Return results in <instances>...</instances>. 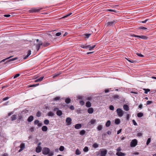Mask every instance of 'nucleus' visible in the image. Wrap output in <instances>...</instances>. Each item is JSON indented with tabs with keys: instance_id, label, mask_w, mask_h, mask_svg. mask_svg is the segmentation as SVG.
I'll list each match as a JSON object with an SVG mask.
<instances>
[{
	"instance_id": "27",
	"label": "nucleus",
	"mask_w": 156,
	"mask_h": 156,
	"mask_svg": "<svg viewBox=\"0 0 156 156\" xmlns=\"http://www.w3.org/2000/svg\"><path fill=\"white\" fill-rule=\"evenodd\" d=\"M86 133V131L84 130H82L80 132V134L81 135H84Z\"/></svg>"
},
{
	"instance_id": "35",
	"label": "nucleus",
	"mask_w": 156,
	"mask_h": 156,
	"mask_svg": "<svg viewBox=\"0 0 156 156\" xmlns=\"http://www.w3.org/2000/svg\"><path fill=\"white\" fill-rule=\"evenodd\" d=\"M60 74V73H56L53 75V78H55L56 77L58 76Z\"/></svg>"
},
{
	"instance_id": "64",
	"label": "nucleus",
	"mask_w": 156,
	"mask_h": 156,
	"mask_svg": "<svg viewBox=\"0 0 156 156\" xmlns=\"http://www.w3.org/2000/svg\"><path fill=\"white\" fill-rule=\"evenodd\" d=\"M152 103V102L150 101H148L147 102V105H150Z\"/></svg>"
},
{
	"instance_id": "24",
	"label": "nucleus",
	"mask_w": 156,
	"mask_h": 156,
	"mask_svg": "<svg viewBox=\"0 0 156 156\" xmlns=\"http://www.w3.org/2000/svg\"><path fill=\"white\" fill-rule=\"evenodd\" d=\"M42 130L43 131L46 132L48 130V128L46 126H43L42 128Z\"/></svg>"
},
{
	"instance_id": "26",
	"label": "nucleus",
	"mask_w": 156,
	"mask_h": 156,
	"mask_svg": "<svg viewBox=\"0 0 156 156\" xmlns=\"http://www.w3.org/2000/svg\"><path fill=\"white\" fill-rule=\"evenodd\" d=\"M60 97L59 96H57L54 98L53 99V101H58L60 100Z\"/></svg>"
},
{
	"instance_id": "1",
	"label": "nucleus",
	"mask_w": 156,
	"mask_h": 156,
	"mask_svg": "<svg viewBox=\"0 0 156 156\" xmlns=\"http://www.w3.org/2000/svg\"><path fill=\"white\" fill-rule=\"evenodd\" d=\"M49 45V43L48 42H44L43 43L41 41H40L39 43L37 44L36 45V48L37 49V50H38L40 49V47L41 45H42L44 47H46L48 46Z\"/></svg>"
},
{
	"instance_id": "15",
	"label": "nucleus",
	"mask_w": 156,
	"mask_h": 156,
	"mask_svg": "<svg viewBox=\"0 0 156 156\" xmlns=\"http://www.w3.org/2000/svg\"><path fill=\"white\" fill-rule=\"evenodd\" d=\"M82 125L80 124H77L75 126V128L77 129H79L81 128Z\"/></svg>"
},
{
	"instance_id": "50",
	"label": "nucleus",
	"mask_w": 156,
	"mask_h": 156,
	"mask_svg": "<svg viewBox=\"0 0 156 156\" xmlns=\"http://www.w3.org/2000/svg\"><path fill=\"white\" fill-rule=\"evenodd\" d=\"M136 54L138 56H140V57H144V56L140 53H136Z\"/></svg>"
},
{
	"instance_id": "18",
	"label": "nucleus",
	"mask_w": 156,
	"mask_h": 156,
	"mask_svg": "<svg viewBox=\"0 0 156 156\" xmlns=\"http://www.w3.org/2000/svg\"><path fill=\"white\" fill-rule=\"evenodd\" d=\"M56 114L57 115L60 116L62 114V111L58 110L56 112Z\"/></svg>"
},
{
	"instance_id": "16",
	"label": "nucleus",
	"mask_w": 156,
	"mask_h": 156,
	"mask_svg": "<svg viewBox=\"0 0 156 156\" xmlns=\"http://www.w3.org/2000/svg\"><path fill=\"white\" fill-rule=\"evenodd\" d=\"M138 37L144 39V40H147L148 39L147 37L145 36H144V35H141V36L138 35Z\"/></svg>"
},
{
	"instance_id": "56",
	"label": "nucleus",
	"mask_w": 156,
	"mask_h": 156,
	"mask_svg": "<svg viewBox=\"0 0 156 156\" xmlns=\"http://www.w3.org/2000/svg\"><path fill=\"white\" fill-rule=\"evenodd\" d=\"M58 110H59V108H57V107H54L53 108V110L54 111H57Z\"/></svg>"
},
{
	"instance_id": "7",
	"label": "nucleus",
	"mask_w": 156,
	"mask_h": 156,
	"mask_svg": "<svg viewBox=\"0 0 156 156\" xmlns=\"http://www.w3.org/2000/svg\"><path fill=\"white\" fill-rule=\"evenodd\" d=\"M137 144V141L136 139L133 140L130 142V145L131 147H135Z\"/></svg>"
},
{
	"instance_id": "45",
	"label": "nucleus",
	"mask_w": 156,
	"mask_h": 156,
	"mask_svg": "<svg viewBox=\"0 0 156 156\" xmlns=\"http://www.w3.org/2000/svg\"><path fill=\"white\" fill-rule=\"evenodd\" d=\"M44 78V76H41L39 78L37 79L39 82H41L42 81Z\"/></svg>"
},
{
	"instance_id": "43",
	"label": "nucleus",
	"mask_w": 156,
	"mask_h": 156,
	"mask_svg": "<svg viewBox=\"0 0 156 156\" xmlns=\"http://www.w3.org/2000/svg\"><path fill=\"white\" fill-rule=\"evenodd\" d=\"M72 14V13L71 12H70L68 14H67V15H65V16H64L63 18H66L69 16H70V15H71V14Z\"/></svg>"
},
{
	"instance_id": "10",
	"label": "nucleus",
	"mask_w": 156,
	"mask_h": 156,
	"mask_svg": "<svg viewBox=\"0 0 156 156\" xmlns=\"http://www.w3.org/2000/svg\"><path fill=\"white\" fill-rule=\"evenodd\" d=\"M42 148L40 146H37L36 148V151L37 153H39L41 151Z\"/></svg>"
},
{
	"instance_id": "22",
	"label": "nucleus",
	"mask_w": 156,
	"mask_h": 156,
	"mask_svg": "<svg viewBox=\"0 0 156 156\" xmlns=\"http://www.w3.org/2000/svg\"><path fill=\"white\" fill-rule=\"evenodd\" d=\"M86 106L87 108H90L91 106V103L89 101H87L86 103Z\"/></svg>"
},
{
	"instance_id": "33",
	"label": "nucleus",
	"mask_w": 156,
	"mask_h": 156,
	"mask_svg": "<svg viewBox=\"0 0 156 156\" xmlns=\"http://www.w3.org/2000/svg\"><path fill=\"white\" fill-rule=\"evenodd\" d=\"M143 90L145 91L144 93L145 94H147L148 92L150 91V90L149 89H144Z\"/></svg>"
},
{
	"instance_id": "29",
	"label": "nucleus",
	"mask_w": 156,
	"mask_h": 156,
	"mask_svg": "<svg viewBox=\"0 0 156 156\" xmlns=\"http://www.w3.org/2000/svg\"><path fill=\"white\" fill-rule=\"evenodd\" d=\"M44 122L45 125H48L49 123V121L48 119H45L44 120Z\"/></svg>"
},
{
	"instance_id": "59",
	"label": "nucleus",
	"mask_w": 156,
	"mask_h": 156,
	"mask_svg": "<svg viewBox=\"0 0 156 156\" xmlns=\"http://www.w3.org/2000/svg\"><path fill=\"white\" fill-rule=\"evenodd\" d=\"M81 47L83 48H87V45H81Z\"/></svg>"
},
{
	"instance_id": "12",
	"label": "nucleus",
	"mask_w": 156,
	"mask_h": 156,
	"mask_svg": "<svg viewBox=\"0 0 156 156\" xmlns=\"http://www.w3.org/2000/svg\"><path fill=\"white\" fill-rule=\"evenodd\" d=\"M116 155L118 156H125L126 154L125 153L122 152H117L116 154Z\"/></svg>"
},
{
	"instance_id": "31",
	"label": "nucleus",
	"mask_w": 156,
	"mask_h": 156,
	"mask_svg": "<svg viewBox=\"0 0 156 156\" xmlns=\"http://www.w3.org/2000/svg\"><path fill=\"white\" fill-rule=\"evenodd\" d=\"M75 154L76 155H80L81 154V152L78 149H77L75 151Z\"/></svg>"
},
{
	"instance_id": "19",
	"label": "nucleus",
	"mask_w": 156,
	"mask_h": 156,
	"mask_svg": "<svg viewBox=\"0 0 156 156\" xmlns=\"http://www.w3.org/2000/svg\"><path fill=\"white\" fill-rule=\"evenodd\" d=\"M114 99H119L120 98V96L118 94H115L112 96Z\"/></svg>"
},
{
	"instance_id": "25",
	"label": "nucleus",
	"mask_w": 156,
	"mask_h": 156,
	"mask_svg": "<svg viewBox=\"0 0 156 156\" xmlns=\"http://www.w3.org/2000/svg\"><path fill=\"white\" fill-rule=\"evenodd\" d=\"M120 122V120L119 119H116L115 120V123L117 125L119 124Z\"/></svg>"
},
{
	"instance_id": "20",
	"label": "nucleus",
	"mask_w": 156,
	"mask_h": 156,
	"mask_svg": "<svg viewBox=\"0 0 156 156\" xmlns=\"http://www.w3.org/2000/svg\"><path fill=\"white\" fill-rule=\"evenodd\" d=\"M54 115V113L52 112H49L47 113V115L49 116L53 117Z\"/></svg>"
},
{
	"instance_id": "28",
	"label": "nucleus",
	"mask_w": 156,
	"mask_h": 156,
	"mask_svg": "<svg viewBox=\"0 0 156 156\" xmlns=\"http://www.w3.org/2000/svg\"><path fill=\"white\" fill-rule=\"evenodd\" d=\"M110 124H111L110 121V120H108L107 122L105 124V126L106 127H108L110 126Z\"/></svg>"
},
{
	"instance_id": "49",
	"label": "nucleus",
	"mask_w": 156,
	"mask_h": 156,
	"mask_svg": "<svg viewBox=\"0 0 156 156\" xmlns=\"http://www.w3.org/2000/svg\"><path fill=\"white\" fill-rule=\"evenodd\" d=\"M139 29H142V30H146L147 28L146 27H140L138 28Z\"/></svg>"
},
{
	"instance_id": "6",
	"label": "nucleus",
	"mask_w": 156,
	"mask_h": 156,
	"mask_svg": "<svg viewBox=\"0 0 156 156\" xmlns=\"http://www.w3.org/2000/svg\"><path fill=\"white\" fill-rule=\"evenodd\" d=\"M117 21L114 20L112 21L108 22L106 24V26L107 27L113 26Z\"/></svg>"
},
{
	"instance_id": "38",
	"label": "nucleus",
	"mask_w": 156,
	"mask_h": 156,
	"mask_svg": "<svg viewBox=\"0 0 156 156\" xmlns=\"http://www.w3.org/2000/svg\"><path fill=\"white\" fill-rule=\"evenodd\" d=\"M41 112L40 111H38L37 113L36 116L38 117H40L41 116Z\"/></svg>"
},
{
	"instance_id": "55",
	"label": "nucleus",
	"mask_w": 156,
	"mask_h": 156,
	"mask_svg": "<svg viewBox=\"0 0 156 156\" xmlns=\"http://www.w3.org/2000/svg\"><path fill=\"white\" fill-rule=\"evenodd\" d=\"M77 99H78L82 100L83 99V97L81 96H79L77 97Z\"/></svg>"
},
{
	"instance_id": "54",
	"label": "nucleus",
	"mask_w": 156,
	"mask_h": 156,
	"mask_svg": "<svg viewBox=\"0 0 156 156\" xmlns=\"http://www.w3.org/2000/svg\"><path fill=\"white\" fill-rule=\"evenodd\" d=\"M132 122L133 123V124L135 126H137V124L135 120L134 119L132 120Z\"/></svg>"
},
{
	"instance_id": "5",
	"label": "nucleus",
	"mask_w": 156,
	"mask_h": 156,
	"mask_svg": "<svg viewBox=\"0 0 156 156\" xmlns=\"http://www.w3.org/2000/svg\"><path fill=\"white\" fill-rule=\"evenodd\" d=\"M50 149L48 147H44L42 150V152L44 155H47L50 152Z\"/></svg>"
},
{
	"instance_id": "57",
	"label": "nucleus",
	"mask_w": 156,
	"mask_h": 156,
	"mask_svg": "<svg viewBox=\"0 0 156 156\" xmlns=\"http://www.w3.org/2000/svg\"><path fill=\"white\" fill-rule=\"evenodd\" d=\"M142 135V133H139L137 134V136L138 137H141Z\"/></svg>"
},
{
	"instance_id": "48",
	"label": "nucleus",
	"mask_w": 156,
	"mask_h": 156,
	"mask_svg": "<svg viewBox=\"0 0 156 156\" xmlns=\"http://www.w3.org/2000/svg\"><path fill=\"white\" fill-rule=\"evenodd\" d=\"M109 109L111 110H114V107L112 105H110L109 106Z\"/></svg>"
},
{
	"instance_id": "36",
	"label": "nucleus",
	"mask_w": 156,
	"mask_h": 156,
	"mask_svg": "<svg viewBox=\"0 0 156 156\" xmlns=\"http://www.w3.org/2000/svg\"><path fill=\"white\" fill-rule=\"evenodd\" d=\"M12 56H10L8 58H7L5 59H3L2 60V61H0V63H1L3 62H4V61H5L7 59H9V58H11V57H12Z\"/></svg>"
},
{
	"instance_id": "23",
	"label": "nucleus",
	"mask_w": 156,
	"mask_h": 156,
	"mask_svg": "<svg viewBox=\"0 0 156 156\" xmlns=\"http://www.w3.org/2000/svg\"><path fill=\"white\" fill-rule=\"evenodd\" d=\"M71 100L69 98H67L66 99L65 101L67 104H69L71 102Z\"/></svg>"
},
{
	"instance_id": "52",
	"label": "nucleus",
	"mask_w": 156,
	"mask_h": 156,
	"mask_svg": "<svg viewBox=\"0 0 156 156\" xmlns=\"http://www.w3.org/2000/svg\"><path fill=\"white\" fill-rule=\"evenodd\" d=\"M39 122V121L38 120H36L34 121V124L35 125L38 124V123Z\"/></svg>"
},
{
	"instance_id": "30",
	"label": "nucleus",
	"mask_w": 156,
	"mask_h": 156,
	"mask_svg": "<svg viewBox=\"0 0 156 156\" xmlns=\"http://www.w3.org/2000/svg\"><path fill=\"white\" fill-rule=\"evenodd\" d=\"M31 51L30 50H29L28 51V53L27 55L24 58L26 59L31 54Z\"/></svg>"
},
{
	"instance_id": "34",
	"label": "nucleus",
	"mask_w": 156,
	"mask_h": 156,
	"mask_svg": "<svg viewBox=\"0 0 156 156\" xmlns=\"http://www.w3.org/2000/svg\"><path fill=\"white\" fill-rule=\"evenodd\" d=\"M143 114L142 112H139L137 114V116L138 117H141L143 116Z\"/></svg>"
},
{
	"instance_id": "61",
	"label": "nucleus",
	"mask_w": 156,
	"mask_h": 156,
	"mask_svg": "<svg viewBox=\"0 0 156 156\" xmlns=\"http://www.w3.org/2000/svg\"><path fill=\"white\" fill-rule=\"evenodd\" d=\"M127 60L129 62H131V63H133V62H135V61L132 60V59H127Z\"/></svg>"
},
{
	"instance_id": "21",
	"label": "nucleus",
	"mask_w": 156,
	"mask_h": 156,
	"mask_svg": "<svg viewBox=\"0 0 156 156\" xmlns=\"http://www.w3.org/2000/svg\"><path fill=\"white\" fill-rule=\"evenodd\" d=\"M16 117L17 116L16 115H12L11 117V120L12 121H14L16 119Z\"/></svg>"
},
{
	"instance_id": "53",
	"label": "nucleus",
	"mask_w": 156,
	"mask_h": 156,
	"mask_svg": "<svg viewBox=\"0 0 156 156\" xmlns=\"http://www.w3.org/2000/svg\"><path fill=\"white\" fill-rule=\"evenodd\" d=\"M9 98H10L9 97H5V98H3V99L2 100L3 101H5L8 100L9 99Z\"/></svg>"
},
{
	"instance_id": "60",
	"label": "nucleus",
	"mask_w": 156,
	"mask_h": 156,
	"mask_svg": "<svg viewBox=\"0 0 156 156\" xmlns=\"http://www.w3.org/2000/svg\"><path fill=\"white\" fill-rule=\"evenodd\" d=\"M23 116H22L21 115H20V116H19V117H18V119L19 120H21V119H23Z\"/></svg>"
},
{
	"instance_id": "8",
	"label": "nucleus",
	"mask_w": 156,
	"mask_h": 156,
	"mask_svg": "<svg viewBox=\"0 0 156 156\" xmlns=\"http://www.w3.org/2000/svg\"><path fill=\"white\" fill-rule=\"evenodd\" d=\"M72 119L70 117H67L66 119V125L67 126L70 125L71 124Z\"/></svg>"
},
{
	"instance_id": "3",
	"label": "nucleus",
	"mask_w": 156,
	"mask_h": 156,
	"mask_svg": "<svg viewBox=\"0 0 156 156\" xmlns=\"http://www.w3.org/2000/svg\"><path fill=\"white\" fill-rule=\"evenodd\" d=\"M116 111L118 116L119 117H122L125 112L123 111L120 108H117Z\"/></svg>"
},
{
	"instance_id": "44",
	"label": "nucleus",
	"mask_w": 156,
	"mask_h": 156,
	"mask_svg": "<svg viewBox=\"0 0 156 156\" xmlns=\"http://www.w3.org/2000/svg\"><path fill=\"white\" fill-rule=\"evenodd\" d=\"M96 122L95 119H92L91 120L90 122L91 124H94Z\"/></svg>"
},
{
	"instance_id": "47",
	"label": "nucleus",
	"mask_w": 156,
	"mask_h": 156,
	"mask_svg": "<svg viewBox=\"0 0 156 156\" xmlns=\"http://www.w3.org/2000/svg\"><path fill=\"white\" fill-rule=\"evenodd\" d=\"M48 156H53L54 155V153L53 152H50L48 154Z\"/></svg>"
},
{
	"instance_id": "58",
	"label": "nucleus",
	"mask_w": 156,
	"mask_h": 156,
	"mask_svg": "<svg viewBox=\"0 0 156 156\" xmlns=\"http://www.w3.org/2000/svg\"><path fill=\"white\" fill-rule=\"evenodd\" d=\"M20 74H18V73L16 74L14 76V78H17V77L19 76H20Z\"/></svg>"
},
{
	"instance_id": "37",
	"label": "nucleus",
	"mask_w": 156,
	"mask_h": 156,
	"mask_svg": "<svg viewBox=\"0 0 156 156\" xmlns=\"http://www.w3.org/2000/svg\"><path fill=\"white\" fill-rule=\"evenodd\" d=\"M98 145L97 143H95L93 144V147L95 148H98Z\"/></svg>"
},
{
	"instance_id": "42",
	"label": "nucleus",
	"mask_w": 156,
	"mask_h": 156,
	"mask_svg": "<svg viewBox=\"0 0 156 156\" xmlns=\"http://www.w3.org/2000/svg\"><path fill=\"white\" fill-rule=\"evenodd\" d=\"M88 150V147H85L83 149V151L85 152H87Z\"/></svg>"
},
{
	"instance_id": "41",
	"label": "nucleus",
	"mask_w": 156,
	"mask_h": 156,
	"mask_svg": "<svg viewBox=\"0 0 156 156\" xmlns=\"http://www.w3.org/2000/svg\"><path fill=\"white\" fill-rule=\"evenodd\" d=\"M59 151H63L64 150V147L63 146H61L59 148Z\"/></svg>"
},
{
	"instance_id": "32",
	"label": "nucleus",
	"mask_w": 156,
	"mask_h": 156,
	"mask_svg": "<svg viewBox=\"0 0 156 156\" xmlns=\"http://www.w3.org/2000/svg\"><path fill=\"white\" fill-rule=\"evenodd\" d=\"M17 59V57L14 58H12V59H9V60L7 61L6 62L13 61L16 60Z\"/></svg>"
},
{
	"instance_id": "40",
	"label": "nucleus",
	"mask_w": 156,
	"mask_h": 156,
	"mask_svg": "<svg viewBox=\"0 0 156 156\" xmlns=\"http://www.w3.org/2000/svg\"><path fill=\"white\" fill-rule=\"evenodd\" d=\"M90 35H91L90 34H85L84 35L85 36V37L87 38H89Z\"/></svg>"
},
{
	"instance_id": "46",
	"label": "nucleus",
	"mask_w": 156,
	"mask_h": 156,
	"mask_svg": "<svg viewBox=\"0 0 156 156\" xmlns=\"http://www.w3.org/2000/svg\"><path fill=\"white\" fill-rule=\"evenodd\" d=\"M151 138H149L147 141L146 144L147 145H148L151 142Z\"/></svg>"
},
{
	"instance_id": "11",
	"label": "nucleus",
	"mask_w": 156,
	"mask_h": 156,
	"mask_svg": "<svg viewBox=\"0 0 156 156\" xmlns=\"http://www.w3.org/2000/svg\"><path fill=\"white\" fill-rule=\"evenodd\" d=\"M25 147V144H24L21 143L20 145V149L19 150V152L21 151Z\"/></svg>"
},
{
	"instance_id": "14",
	"label": "nucleus",
	"mask_w": 156,
	"mask_h": 156,
	"mask_svg": "<svg viewBox=\"0 0 156 156\" xmlns=\"http://www.w3.org/2000/svg\"><path fill=\"white\" fill-rule=\"evenodd\" d=\"M34 119V117L32 115H31L28 118L27 120L29 122H30L33 121Z\"/></svg>"
},
{
	"instance_id": "13",
	"label": "nucleus",
	"mask_w": 156,
	"mask_h": 156,
	"mask_svg": "<svg viewBox=\"0 0 156 156\" xmlns=\"http://www.w3.org/2000/svg\"><path fill=\"white\" fill-rule=\"evenodd\" d=\"M123 108L126 111H128L129 110V107L127 105H123Z\"/></svg>"
},
{
	"instance_id": "51",
	"label": "nucleus",
	"mask_w": 156,
	"mask_h": 156,
	"mask_svg": "<svg viewBox=\"0 0 156 156\" xmlns=\"http://www.w3.org/2000/svg\"><path fill=\"white\" fill-rule=\"evenodd\" d=\"M80 104L82 105H84L85 103L84 101L83 100L80 101Z\"/></svg>"
},
{
	"instance_id": "4",
	"label": "nucleus",
	"mask_w": 156,
	"mask_h": 156,
	"mask_svg": "<svg viewBox=\"0 0 156 156\" xmlns=\"http://www.w3.org/2000/svg\"><path fill=\"white\" fill-rule=\"evenodd\" d=\"M107 150L106 149H104L103 151L101 150L98 152L97 155L100 154V156H105L107 154Z\"/></svg>"
},
{
	"instance_id": "39",
	"label": "nucleus",
	"mask_w": 156,
	"mask_h": 156,
	"mask_svg": "<svg viewBox=\"0 0 156 156\" xmlns=\"http://www.w3.org/2000/svg\"><path fill=\"white\" fill-rule=\"evenodd\" d=\"M102 129V127L101 125H99L98 126L97 129L98 131H100Z\"/></svg>"
},
{
	"instance_id": "63",
	"label": "nucleus",
	"mask_w": 156,
	"mask_h": 156,
	"mask_svg": "<svg viewBox=\"0 0 156 156\" xmlns=\"http://www.w3.org/2000/svg\"><path fill=\"white\" fill-rule=\"evenodd\" d=\"M61 32H58L55 35L57 36H59L61 35Z\"/></svg>"
},
{
	"instance_id": "2",
	"label": "nucleus",
	"mask_w": 156,
	"mask_h": 156,
	"mask_svg": "<svg viewBox=\"0 0 156 156\" xmlns=\"http://www.w3.org/2000/svg\"><path fill=\"white\" fill-rule=\"evenodd\" d=\"M42 9V8L39 7L33 8L30 10L29 12L30 13L37 12Z\"/></svg>"
},
{
	"instance_id": "17",
	"label": "nucleus",
	"mask_w": 156,
	"mask_h": 156,
	"mask_svg": "<svg viewBox=\"0 0 156 156\" xmlns=\"http://www.w3.org/2000/svg\"><path fill=\"white\" fill-rule=\"evenodd\" d=\"M94 109L92 108H89L87 110V112L89 114H92L93 112Z\"/></svg>"
},
{
	"instance_id": "62",
	"label": "nucleus",
	"mask_w": 156,
	"mask_h": 156,
	"mask_svg": "<svg viewBox=\"0 0 156 156\" xmlns=\"http://www.w3.org/2000/svg\"><path fill=\"white\" fill-rule=\"evenodd\" d=\"M69 108L70 109L72 110H73L74 109V107L73 106V105H71L70 107H69Z\"/></svg>"
},
{
	"instance_id": "9",
	"label": "nucleus",
	"mask_w": 156,
	"mask_h": 156,
	"mask_svg": "<svg viewBox=\"0 0 156 156\" xmlns=\"http://www.w3.org/2000/svg\"><path fill=\"white\" fill-rule=\"evenodd\" d=\"M96 46L95 45H87V48H89V50H91L92 49L94 48Z\"/></svg>"
}]
</instances>
